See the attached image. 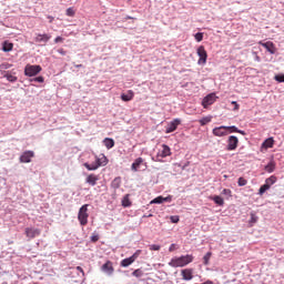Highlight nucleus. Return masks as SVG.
<instances>
[{"mask_svg": "<svg viewBox=\"0 0 284 284\" xmlns=\"http://www.w3.org/2000/svg\"><path fill=\"white\" fill-rule=\"evenodd\" d=\"M74 14H77L74 8L70 7L67 9V17H74Z\"/></svg>", "mask_w": 284, "mask_h": 284, "instance_id": "e433bc0d", "label": "nucleus"}, {"mask_svg": "<svg viewBox=\"0 0 284 284\" xmlns=\"http://www.w3.org/2000/svg\"><path fill=\"white\" fill-rule=\"evenodd\" d=\"M179 125H181V119H174L168 124L165 134H172V132H175Z\"/></svg>", "mask_w": 284, "mask_h": 284, "instance_id": "f8f14e48", "label": "nucleus"}, {"mask_svg": "<svg viewBox=\"0 0 284 284\" xmlns=\"http://www.w3.org/2000/svg\"><path fill=\"white\" fill-rule=\"evenodd\" d=\"M162 150H160L156 154L158 161H161L159 159H165L168 156H172V149H170L166 144L161 145Z\"/></svg>", "mask_w": 284, "mask_h": 284, "instance_id": "6e6552de", "label": "nucleus"}, {"mask_svg": "<svg viewBox=\"0 0 284 284\" xmlns=\"http://www.w3.org/2000/svg\"><path fill=\"white\" fill-rule=\"evenodd\" d=\"M42 68L39 64H27L24 68L26 77H37L41 72Z\"/></svg>", "mask_w": 284, "mask_h": 284, "instance_id": "20e7f679", "label": "nucleus"}, {"mask_svg": "<svg viewBox=\"0 0 284 284\" xmlns=\"http://www.w3.org/2000/svg\"><path fill=\"white\" fill-rule=\"evenodd\" d=\"M48 19H49V23H52V21H54V17L52 16H48Z\"/></svg>", "mask_w": 284, "mask_h": 284, "instance_id": "864d4df0", "label": "nucleus"}, {"mask_svg": "<svg viewBox=\"0 0 284 284\" xmlns=\"http://www.w3.org/2000/svg\"><path fill=\"white\" fill-rule=\"evenodd\" d=\"M256 61H261V58L258 55L256 57Z\"/></svg>", "mask_w": 284, "mask_h": 284, "instance_id": "6e6d98bb", "label": "nucleus"}, {"mask_svg": "<svg viewBox=\"0 0 284 284\" xmlns=\"http://www.w3.org/2000/svg\"><path fill=\"white\" fill-rule=\"evenodd\" d=\"M108 163V158L105 155H102L101 158H95V162L88 163L85 162L83 165L89 170V172H94L95 170H99V168L105 166Z\"/></svg>", "mask_w": 284, "mask_h": 284, "instance_id": "f03ea898", "label": "nucleus"}, {"mask_svg": "<svg viewBox=\"0 0 284 284\" xmlns=\"http://www.w3.org/2000/svg\"><path fill=\"white\" fill-rule=\"evenodd\" d=\"M194 38H195V41H197V43H201V41H203V33L197 32L195 33Z\"/></svg>", "mask_w": 284, "mask_h": 284, "instance_id": "58836bf2", "label": "nucleus"}, {"mask_svg": "<svg viewBox=\"0 0 284 284\" xmlns=\"http://www.w3.org/2000/svg\"><path fill=\"white\" fill-rule=\"evenodd\" d=\"M122 205L124 207H130L132 205V201H130V194H126L122 199Z\"/></svg>", "mask_w": 284, "mask_h": 284, "instance_id": "cd10ccee", "label": "nucleus"}, {"mask_svg": "<svg viewBox=\"0 0 284 284\" xmlns=\"http://www.w3.org/2000/svg\"><path fill=\"white\" fill-rule=\"evenodd\" d=\"M194 261L193 255H182L180 257H173L170 262L169 265L170 267H185V265H190Z\"/></svg>", "mask_w": 284, "mask_h": 284, "instance_id": "f257e3e1", "label": "nucleus"}, {"mask_svg": "<svg viewBox=\"0 0 284 284\" xmlns=\"http://www.w3.org/2000/svg\"><path fill=\"white\" fill-rule=\"evenodd\" d=\"M150 250L152 252H159V250H161V245L152 244V245H150Z\"/></svg>", "mask_w": 284, "mask_h": 284, "instance_id": "ea45409f", "label": "nucleus"}, {"mask_svg": "<svg viewBox=\"0 0 284 284\" xmlns=\"http://www.w3.org/2000/svg\"><path fill=\"white\" fill-rule=\"evenodd\" d=\"M197 57L200 58L197 61L199 65H205V63H207V51L205 47L200 45L197 48Z\"/></svg>", "mask_w": 284, "mask_h": 284, "instance_id": "423d86ee", "label": "nucleus"}, {"mask_svg": "<svg viewBox=\"0 0 284 284\" xmlns=\"http://www.w3.org/2000/svg\"><path fill=\"white\" fill-rule=\"evenodd\" d=\"M111 187H113V190H119V187H121V178L120 176L115 178L111 182Z\"/></svg>", "mask_w": 284, "mask_h": 284, "instance_id": "bb28decb", "label": "nucleus"}, {"mask_svg": "<svg viewBox=\"0 0 284 284\" xmlns=\"http://www.w3.org/2000/svg\"><path fill=\"white\" fill-rule=\"evenodd\" d=\"M237 148H239V138H236L235 135L229 136L226 150L229 152H232V151L236 150Z\"/></svg>", "mask_w": 284, "mask_h": 284, "instance_id": "1a4fd4ad", "label": "nucleus"}, {"mask_svg": "<svg viewBox=\"0 0 284 284\" xmlns=\"http://www.w3.org/2000/svg\"><path fill=\"white\" fill-rule=\"evenodd\" d=\"M32 159H34V152L24 151L20 156V163H31Z\"/></svg>", "mask_w": 284, "mask_h": 284, "instance_id": "2eb2a0df", "label": "nucleus"}, {"mask_svg": "<svg viewBox=\"0 0 284 284\" xmlns=\"http://www.w3.org/2000/svg\"><path fill=\"white\" fill-rule=\"evenodd\" d=\"M75 68H83V64H75Z\"/></svg>", "mask_w": 284, "mask_h": 284, "instance_id": "5fc2aeb1", "label": "nucleus"}, {"mask_svg": "<svg viewBox=\"0 0 284 284\" xmlns=\"http://www.w3.org/2000/svg\"><path fill=\"white\" fill-rule=\"evenodd\" d=\"M267 190H270V185L263 184L258 190L260 196H263V194L266 193Z\"/></svg>", "mask_w": 284, "mask_h": 284, "instance_id": "473e14b6", "label": "nucleus"}, {"mask_svg": "<svg viewBox=\"0 0 284 284\" xmlns=\"http://www.w3.org/2000/svg\"><path fill=\"white\" fill-rule=\"evenodd\" d=\"M276 181H278V179L275 175H271L265 180V184L268 185V187H272Z\"/></svg>", "mask_w": 284, "mask_h": 284, "instance_id": "a878e982", "label": "nucleus"}, {"mask_svg": "<svg viewBox=\"0 0 284 284\" xmlns=\"http://www.w3.org/2000/svg\"><path fill=\"white\" fill-rule=\"evenodd\" d=\"M171 201H172V195L163 197V203H171Z\"/></svg>", "mask_w": 284, "mask_h": 284, "instance_id": "de8ad7c7", "label": "nucleus"}, {"mask_svg": "<svg viewBox=\"0 0 284 284\" xmlns=\"http://www.w3.org/2000/svg\"><path fill=\"white\" fill-rule=\"evenodd\" d=\"M237 185L240 187L247 185V180H245L244 178H239Z\"/></svg>", "mask_w": 284, "mask_h": 284, "instance_id": "4c0bfd02", "label": "nucleus"}, {"mask_svg": "<svg viewBox=\"0 0 284 284\" xmlns=\"http://www.w3.org/2000/svg\"><path fill=\"white\" fill-rule=\"evenodd\" d=\"M170 221L171 223H179L180 221L179 215H171Z\"/></svg>", "mask_w": 284, "mask_h": 284, "instance_id": "79ce46f5", "label": "nucleus"}, {"mask_svg": "<svg viewBox=\"0 0 284 284\" xmlns=\"http://www.w3.org/2000/svg\"><path fill=\"white\" fill-rule=\"evenodd\" d=\"M121 99L125 102L132 101V99H134V91L129 90L126 93H122Z\"/></svg>", "mask_w": 284, "mask_h": 284, "instance_id": "412c9836", "label": "nucleus"}, {"mask_svg": "<svg viewBox=\"0 0 284 284\" xmlns=\"http://www.w3.org/2000/svg\"><path fill=\"white\" fill-rule=\"evenodd\" d=\"M98 241H99V235L93 234V235L91 236V242H92V243H97Z\"/></svg>", "mask_w": 284, "mask_h": 284, "instance_id": "49530a36", "label": "nucleus"}, {"mask_svg": "<svg viewBox=\"0 0 284 284\" xmlns=\"http://www.w3.org/2000/svg\"><path fill=\"white\" fill-rule=\"evenodd\" d=\"M270 148H274V138L266 139L261 145V151L270 150Z\"/></svg>", "mask_w": 284, "mask_h": 284, "instance_id": "aec40b11", "label": "nucleus"}, {"mask_svg": "<svg viewBox=\"0 0 284 284\" xmlns=\"http://www.w3.org/2000/svg\"><path fill=\"white\" fill-rule=\"evenodd\" d=\"M216 99H217V97H216L215 93H211V94L206 95V97L203 99V101H202L203 108H205V109H206V108H210V105H213V103L216 102Z\"/></svg>", "mask_w": 284, "mask_h": 284, "instance_id": "9b49d317", "label": "nucleus"}, {"mask_svg": "<svg viewBox=\"0 0 284 284\" xmlns=\"http://www.w3.org/2000/svg\"><path fill=\"white\" fill-rule=\"evenodd\" d=\"M103 143H104L106 150H112V148H114V141L111 138H105L103 140Z\"/></svg>", "mask_w": 284, "mask_h": 284, "instance_id": "b1692460", "label": "nucleus"}, {"mask_svg": "<svg viewBox=\"0 0 284 284\" xmlns=\"http://www.w3.org/2000/svg\"><path fill=\"white\" fill-rule=\"evenodd\" d=\"M212 121V116H205V118H202L199 123L201 125H207V123H210Z\"/></svg>", "mask_w": 284, "mask_h": 284, "instance_id": "2f4dec72", "label": "nucleus"}, {"mask_svg": "<svg viewBox=\"0 0 284 284\" xmlns=\"http://www.w3.org/2000/svg\"><path fill=\"white\" fill-rule=\"evenodd\" d=\"M141 165H143L144 170H148V162L143 158H138L131 165L132 172H139L141 170Z\"/></svg>", "mask_w": 284, "mask_h": 284, "instance_id": "0eeeda50", "label": "nucleus"}, {"mask_svg": "<svg viewBox=\"0 0 284 284\" xmlns=\"http://www.w3.org/2000/svg\"><path fill=\"white\" fill-rule=\"evenodd\" d=\"M50 39H52V36L48 33H36L34 37L36 43H42L43 45H45Z\"/></svg>", "mask_w": 284, "mask_h": 284, "instance_id": "9d476101", "label": "nucleus"}, {"mask_svg": "<svg viewBox=\"0 0 284 284\" xmlns=\"http://www.w3.org/2000/svg\"><path fill=\"white\" fill-rule=\"evenodd\" d=\"M4 79H7V81H9L10 83H16V81H18V78L10 72H7L4 74Z\"/></svg>", "mask_w": 284, "mask_h": 284, "instance_id": "c85d7f7f", "label": "nucleus"}, {"mask_svg": "<svg viewBox=\"0 0 284 284\" xmlns=\"http://www.w3.org/2000/svg\"><path fill=\"white\" fill-rule=\"evenodd\" d=\"M227 130H231V132H237V134H243V136H245V131H241V130H239V128H236V126H226V131Z\"/></svg>", "mask_w": 284, "mask_h": 284, "instance_id": "c756f323", "label": "nucleus"}, {"mask_svg": "<svg viewBox=\"0 0 284 284\" xmlns=\"http://www.w3.org/2000/svg\"><path fill=\"white\" fill-rule=\"evenodd\" d=\"M102 272L104 274H108L109 276H112L114 274V266L112 264V261H106L102 266H101Z\"/></svg>", "mask_w": 284, "mask_h": 284, "instance_id": "dca6fc26", "label": "nucleus"}, {"mask_svg": "<svg viewBox=\"0 0 284 284\" xmlns=\"http://www.w3.org/2000/svg\"><path fill=\"white\" fill-rule=\"evenodd\" d=\"M33 81L38 82V83H43L44 81V78L43 77H38V78H34Z\"/></svg>", "mask_w": 284, "mask_h": 284, "instance_id": "a18cd8bd", "label": "nucleus"}, {"mask_svg": "<svg viewBox=\"0 0 284 284\" xmlns=\"http://www.w3.org/2000/svg\"><path fill=\"white\" fill-rule=\"evenodd\" d=\"M141 252H142L141 250H138L130 257L122 260L120 263L121 267H130V265H132V263H134V261H136V258L141 256Z\"/></svg>", "mask_w": 284, "mask_h": 284, "instance_id": "39448f33", "label": "nucleus"}, {"mask_svg": "<svg viewBox=\"0 0 284 284\" xmlns=\"http://www.w3.org/2000/svg\"><path fill=\"white\" fill-rule=\"evenodd\" d=\"M78 272H81L82 276H85V272L83 271V267L77 266Z\"/></svg>", "mask_w": 284, "mask_h": 284, "instance_id": "603ef678", "label": "nucleus"}, {"mask_svg": "<svg viewBox=\"0 0 284 284\" xmlns=\"http://www.w3.org/2000/svg\"><path fill=\"white\" fill-rule=\"evenodd\" d=\"M10 68H12V64L4 62L0 64V72H4V70H10Z\"/></svg>", "mask_w": 284, "mask_h": 284, "instance_id": "72a5a7b5", "label": "nucleus"}, {"mask_svg": "<svg viewBox=\"0 0 284 284\" xmlns=\"http://www.w3.org/2000/svg\"><path fill=\"white\" fill-rule=\"evenodd\" d=\"M181 276L183 281H192L194 278V270L193 268H184L181 271Z\"/></svg>", "mask_w": 284, "mask_h": 284, "instance_id": "f3484780", "label": "nucleus"}, {"mask_svg": "<svg viewBox=\"0 0 284 284\" xmlns=\"http://www.w3.org/2000/svg\"><path fill=\"white\" fill-rule=\"evenodd\" d=\"M275 81H277L278 83H284V74L275 75Z\"/></svg>", "mask_w": 284, "mask_h": 284, "instance_id": "a19ab883", "label": "nucleus"}, {"mask_svg": "<svg viewBox=\"0 0 284 284\" xmlns=\"http://www.w3.org/2000/svg\"><path fill=\"white\" fill-rule=\"evenodd\" d=\"M258 221V216H256V214L251 213V220H250V225L252 227V225H254V223H256Z\"/></svg>", "mask_w": 284, "mask_h": 284, "instance_id": "c9c22d12", "label": "nucleus"}, {"mask_svg": "<svg viewBox=\"0 0 284 284\" xmlns=\"http://www.w3.org/2000/svg\"><path fill=\"white\" fill-rule=\"evenodd\" d=\"M151 203H158V204L163 203V196L155 197Z\"/></svg>", "mask_w": 284, "mask_h": 284, "instance_id": "c03bdc74", "label": "nucleus"}, {"mask_svg": "<svg viewBox=\"0 0 284 284\" xmlns=\"http://www.w3.org/2000/svg\"><path fill=\"white\" fill-rule=\"evenodd\" d=\"M232 105H234L233 110L235 111H237L241 108V105H239L236 101H232Z\"/></svg>", "mask_w": 284, "mask_h": 284, "instance_id": "09e8293b", "label": "nucleus"}, {"mask_svg": "<svg viewBox=\"0 0 284 284\" xmlns=\"http://www.w3.org/2000/svg\"><path fill=\"white\" fill-rule=\"evenodd\" d=\"M99 181V175L91 173L88 174L85 178V183H88V185H91L92 187H94V185H97V182Z\"/></svg>", "mask_w": 284, "mask_h": 284, "instance_id": "6ab92c4d", "label": "nucleus"}, {"mask_svg": "<svg viewBox=\"0 0 284 284\" xmlns=\"http://www.w3.org/2000/svg\"><path fill=\"white\" fill-rule=\"evenodd\" d=\"M176 250V244H171L169 252H174Z\"/></svg>", "mask_w": 284, "mask_h": 284, "instance_id": "3c124183", "label": "nucleus"}, {"mask_svg": "<svg viewBox=\"0 0 284 284\" xmlns=\"http://www.w3.org/2000/svg\"><path fill=\"white\" fill-rule=\"evenodd\" d=\"M222 194H224L225 196H232V190H230V189H224V190L222 191Z\"/></svg>", "mask_w": 284, "mask_h": 284, "instance_id": "37998d69", "label": "nucleus"}, {"mask_svg": "<svg viewBox=\"0 0 284 284\" xmlns=\"http://www.w3.org/2000/svg\"><path fill=\"white\" fill-rule=\"evenodd\" d=\"M211 201H214L216 205H220V207H223L225 205V200L219 195H214L210 197Z\"/></svg>", "mask_w": 284, "mask_h": 284, "instance_id": "4be33fe9", "label": "nucleus"}, {"mask_svg": "<svg viewBox=\"0 0 284 284\" xmlns=\"http://www.w3.org/2000/svg\"><path fill=\"white\" fill-rule=\"evenodd\" d=\"M12 48H14V44L11 42L4 41L2 44L3 52H12Z\"/></svg>", "mask_w": 284, "mask_h": 284, "instance_id": "5701e85b", "label": "nucleus"}, {"mask_svg": "<svg viewBox=\"0 0 284 284\" xmlns=\"http://www.w3.org/2000/svg\"><path fill=\"white\" fill-rule=\"evenodd\" d=\"M54 43H63V38L57 37V38L54 39Z\"/></svg>", "mask_w": 284, "mask_h": 284, "instance_id": "8fccbe9b", "label": "nucleus"}, {"mask_svg": "<svg viewBox=\"0 0 284 284\" xmlns=\"http://www.w3.org/2000/svg\"><path fill=\"white\" fill-rule=\"evenodd\" d=\"M258 44L262 45V48H265V50H267V52H270V54H276V44H274V42H272V41H267V42L260 41Z\"/></svg>", "mask_w": 284, "mask_h": 284, "instance_id": "4468645a", "label": "nucleus"}, {"mask_svg": "<svg viewBox=\"0 0 284 284\" xmlns=\"http://www.w3.org/2000/svg\"><path fill=\"white\" fill-rule=\"evenodd\" d=\"M88 204H84L80 207L78 212V221L80 225L85 226L88 225V219H90V213H88Z\"/></svg>", "mask_w": 284, "mask_h": 284, "instance_id": "7ed1b4c3", "label": "nucleus"}, {"mask_svg": "<svg viewBox=\"0 0 284 284\" xmlns=\"http://www.w3.org/2000/svg\"><path fill=\"white\" fill-rule=\"evenodd\" d=\"M24 234L27 239H37V236H41V230L34 227H27L24 230Z\"/></svg>", "mask_w": 284, "mask_h": 284, "instance_id": "ddd939ff", "label": "nucleus"}, {"mask_svg": "<svg viewBox=\"0 0 284 284\" xmlns=\"http://www.w3.org/2000/svg\"><path fill=\"white\" fill-rule=\"evenodd\" d=\"M210 258H212V252H207L203 257L204 265H210Z\"/></svg>", "mask_w": 284, "mask_h": 284, "instance_id": "7c9ffc66", "label": "nucleus"}, {"mask_svg": "<svg viewBox=\"0 0 284 284\" xmlns=\"http://www.w3.org/2000/svg\"><path fill=\"white\" fill-rule=\"evenodd\" d=\"M132 276H135V278H141V276H143V271L138 268L132 273Z\"/></svg>", "mask_w": 284, "mask_h": 284, "instance_id": "f704fd0d", "label": "nucleus"}, {"mask_svg": "<svg viewBox=\"0 0 284 284\" xmlns=\"http://www.w3.org/2000/svg\"><path fill=\"white\" fill-rule=\"evenodd\" d=\"M214 136H227V126H216L213 129Z\"/></svg>", "mask_w": 284, "mask_h": 284, "instance_id": "a211bd4d", "label": "nucleus"}, {"mask_svg": "<svg viewBox=\"0 0 284 284\" xmlns=\"http://www.w3.org/2000/svg\"><path fill=\"white\" fill-rule=\"evenodd\" d=\"M265 172H267L268 174H272V172H274L276 170V163L274 162H270L265 168H264Z\"/></svg>", "mask_w": 284, "mask_h": 284, "instance_id": "393cba45", "label": "nucleus"}]
</instances>
